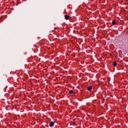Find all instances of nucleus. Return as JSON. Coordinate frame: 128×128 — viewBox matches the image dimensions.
<instances>
[{
    "label": "nucleus",
    "mask_w": 128,
    "mask_h": 128,
    "mask_svg": "<svg viewBox=\"0 0 128 128\" xmlns=\"http://www.w3.org/2000/svg\"><path fill=\"white\" fill-rule=\"evenodd\" d=\"M49 126H54V122H52L49 124Z\"/></svg>",
    "instance_id": "2"
},
{
    "label": "nucleus",
    "mask_w": 128,
    "mask_h": 128,
    "mask_svg": "<svg viewBox=\"0 0 128 128\" xmlns=\"http://www.w3.org/2000/svg\"><path fill=\"white\" fill-rule=\"evenodd\" d=\"M112 64H113L114 66H116V64H116V62H113Z\"/></svg>",
    "instance_id": "4"
},
{
    "label": "nucleus",
    "mask_w": 128,
    "mask_h": 128,
    "mask_svg": "<svg viewBox=\"0 0 128 128\" xmlns=\"http://www.w3.org/2000/svg\"><path fill=\"white\" fill-rule=\"evenodd\" d=\"M64 18H65V20H68L70 18V16L68 15H65Z\"/></svg>",
    "instance_id": "1"
},
{
    "label": "nucleus",
    "mask_w": 128,
    "mask_h": 128,
    "mask_svg": "<svg viewBox=\"0 0 128 128\" xmlns=\"http://www.w3.org/2000/svg\"><path fill=\"white\" fill-rule=\"evenodd\" d=\"M74 91L72 90H70L69 91V93L70 94H74Z\"/></svg>",
    "instance_id": "5"
},
{
    "label": "nucleus",
    "mask_w": 128,
    "mask_h": 128,
    "mask_svg": "<svg viewBox=\"0 0 128 128\" xmlns=\"http://www.w3.org/2000/svg\"><path fill=\"white\" fill-rule=\"evenodd\" d=\"M116 20H114L112 22V26H116Z\"/></svg>",
    "instance_id": "3"
},
{
    "label": "nucleus",
    "mask_w": 128,
    "mask_h": 128,
    "mask_svg": "<svg viewBox=\"0 0 128 128\" xmlns=\"http://www.w3.org/2000/svg\"><path fill=\"white\" fill-rule=\"evenodd\" d=\"M88 90H89V92H90V90H92V87H88Z\"/></svg>",
    "instance_id": "6"
}]
</instances>
